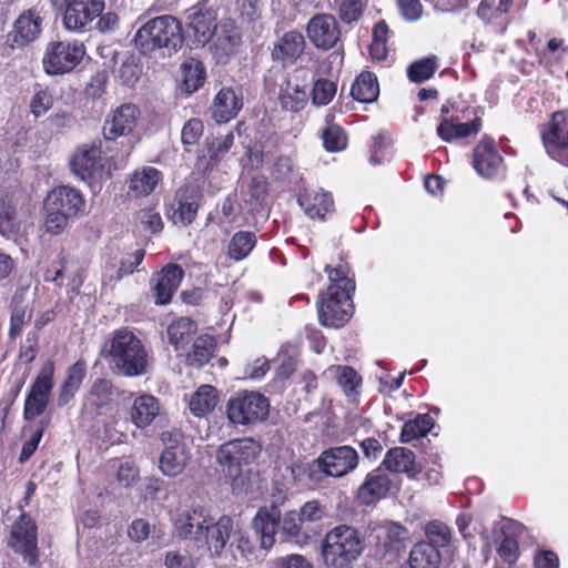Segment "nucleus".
<instances>
[{"label": "nucleus", "mask_w": 568, "mask_h": 568, "mask_svg": "<svg viewBox=\"0 0 568 568\" xmlns=\"http://www.w3.org/2000/svg\"><path fill=\"white\" fill-rule=\"evenodd\" d=\"M365 540L357 528L342 524L321 541V557L327 568H351L363 555Z\"/></svg>", "instance_id": "nucleus-1"}, {"label": "nucleus", "mask_w": 568, "mask_h": 568, "mask_svg": "<svg viewBox=\"0 0 568 568\" xmlns=\"http://www.w3.org/2000/svg\"><path fill=\"white\" fill-rule=\"evenodd\" d=\"M182 42L181 26L172 16L151 19L134 36L135 48L142 54L160 52L162 55H170L182 45Z\"/></svg>", "instance_id": "nucleus-2"}, {"label": "nucleus", "mask_w": 568, "mask_h": 568, "mask_svg": "<svg viewBox=\"0 0 568 568\" xmlns=\"http://www.w3.org/2000/svg\"><path fill=\"white\" fill-rule=\"evenodd\" d=\"M261 444L251 437L239 438L222 444L216 452L217 463L233 478L232 489L235 494L246 493L244 474L260 456Z\"/></svg>", "instance_id": "nucleus-3"}, {"label": "nucleus", "mask_w": 568, "mask_h": 568, "mask_svg": "<svg viewBox=\"0 0 568 568\" xmlns=\"http://www.w3.org/2000/svg\"><path fill=\"white\" fill-rule=\"evenodd\" d=\"M112 367L126 377H135L146 373L148 353L142 342L130 331L114 332L106 348Z\"/></svg>", "instance_id": "nucleus-4"}, {"label": "nucleus", "mask_w": 568, "mask_h": 568, "mask_svg": "<svg viewBox=\"0 0 568 568\" xmlns=\"http://www.w3.org/2000/svg\"><path fill=\"white\" fill-rule=\"evenodd\" d=\"M358 454L351 446H336L323 450L320 456L310 463L305 473L307 477L316 483L323 481L325 477L341 478L353 471L358 465Z\"/></svg>", "instance_id": "nucleus-5"}, {"label": "nucleus", "mask_w": 568, "mask_h": 568, "mask_svg": "<svg viewBox=\"0 0 568 568\" xmlns=\"http://www.w3.org/2000/svg\"><path fill=\"white\" fill-rule=\"evenodd\" d=\"M214 556H220L229 545L234 559L237 555L245 557L250 542L239 521L229 516H222L216 523L211 518L205 539L203 540Z\"/></svg>", "instance_id": "nucleus-6"}, {"label": "nucleus", "mask_w": 568, "mask_h": 568, "mask_svg": "<svg viewBox=\"0 0 568 568\" xmlns=\"http://www.w3.org/2000/svg\"><path fill=\"white\" fill-rule=\"evenodd\" d=\"M270 400L258 392L241 390L227 402V419L234 425L252 426L267 419Z\"/></svg>", "instance_id": "nucleus-7"}, {"label": "nucleus", "mask_w": 568, "mask_h": 568, "mask_svg": "<svg viewBox=\"0 0 568 568\" xmlns=\"http://www.w3.org/2000/svg\"><path fill=\"white\" fill-rule=\"evenodd\" d=\"M85 54L82 43L54 41L47 45L42 58L43 70L50 75H61L71 72L80 64Z\"/></svg>", "instance_id": "nucleus-8"}, {"label": "nucleus", "mask_w": 568, "mask_h": 568, "mask_svg": "<svg viewBox=\"0 0 568 568\" xmlns=\"http://www.w3.org/2000/svg\"><path fill=\"white\" fill-rule=\"evenodd\" d=\"M317 310L322 325L341 327L352 316V294L343 292L338 286H328L327 291L320 295Z\"/></svg>", "instance_id": "nucleus-9"}, {"label": "nucleus", "mask_w": 568, "mask_h": 568, "mask_svg": "<svg viewBox=\"0 0 568 568\" xmlns=\"http://www.w3.org/2000/svg\"><path fill=\"white\" fill-rule=\"evenodd\" d=\"M20 515L11 525L9 546L23 556L24 561L33 566L38 561V528L34 520L23 511L19 504Z\"/></svg>", "instance_id": "nucleus-10"}, {"label": "nucleus", "mask_w": 568, "mask_h": 568, "mask_svg": "<svg viewBox=\"0 0 568 568\" xmlns=\"http://www.w3.org/2000/svg\"><path fill=\"white\" fill-rule=\"evenodd\" d=\"M161 440L164 449L159 458L160 470L165 476L176 477L183 473L190 460L183 435L179 429L165 430L161 434Z\"/></svg>", "instance_id": "nucleus-11"}, {"label": "nucleus", "mask_w": 568, "mask_h": 568, "mask_svg": "<svg viewBox=\"0 0 568 568\" xmlns=\"http://www.w3.org/2000/svg\"><path fill=\"white\" fill-rule=\"evenodd\" d=\"M53 375L54 364L48 361L41 367L26 397L23 407L26 420H33L45 412L53 388Z\"/></svg>", "instance_id": "nucleus-12"}, {"label": "nucleus", "mask_w": 568, "mask_h": 568, "mask_svg": "<svg viewBox=\"0 0 568 568\" xmlns=\"http://www.w3.org/2000/svg\"><path fill=\"white\" fill-rule=\"evenodd\" d=\"M542 142L554 160L568 166V112L552 114L549 129L542 133Z\"/></svg>", "instance_id": "nucleus-13"}, {"label": "nucleus", "mask_w": 568, "mask_h": 568, "mask_svg": "<svg viewBox=\"0 0 568 568\" xmlns=\"http://www.w3.org/2000/svg\"><path fill=\"white\" fill-rule=\"evenodd\" d=\"M63 24L71 31H82L87 24L102 14L105 7L104 0H63Z\"/></svg>", "instance_id": "nucleus-14"}, {"label": "nucleus", "mask_w": 568, "mask_h": 568, "mask_svg": "<svg viewBox=\"0 0 568 568\" xmlns=\"http://www.w3.org/2000/svg\"><path fill=\"white\" fill-rule=\"evenodd\" d=\"M310 41L322 50H329L338 42L341 29L337 20L329 13H318L306 26Z\"/></svg>", "instance_id": "nucleus-15"}, {"label": "nucleus", "mask_w": 568, "mask_h": 568, "mask_svg": "<svg viewBox=\"0 0 568 568\" xmlns=\"http://www.w3.org/2000/svg\"><path fill=\"white\" fill-rule=\"evenodd\" d=\"M70 169L83 181L101 178L103 173L101 148L95 144L79 146L70 160Z\"/></svg>", "instance_id": "nucleus-16"}, {"label": "nucleus", "mask_w": 568, "mask_h": 568, "mask_svg": "<svg viewBox=\"0 0 568 568\" xmlns=\"http://www.w3.org/2000/svg\"><path fill=\"white\" fill-rule=\"evenodd\" d=\"M376 548L389 561L396 559L406 548L407 529L396 523H386L376 529Z\"/></svg>", "instance_id": "nucleus-17"}, {"label": "nucleus", "mask_w": 568, "mask_h": 568, "mask_svg": "<svg viewBox=\"0 0 568 568\" xmlns=\"http://www.w3.org/2000/svg\"><path fill=\"white\" fill-rule=\"evenodd\" d=\"M306 41L297 30H290L280 37L274 43L271 58L282 67L294 64L304 53Z\"/></svg>", "instance_id": "nucleus-18"}, {"label": "nucleus", "mask_w": 568, "mask_h": 568, "mask_svg": "<svg viewBox=\"0 0 568 568\" xmlns=\"http://www.w3.org/2000/svg\"><path fill=\"white\" fill-rule=\"evenodd\" d=\"M503 164L504 160L491 139L484 138L475 146L473 165L481 178L493 179L497 176L503 170Z\"/></svg>", "instance_id": "nucleus-19"}, {"label": "nucleus", "mask_w": 568, "mask_h": 568, "mask_svg": "<svg viewBox=\"0 0 568 568\" xmlns=\"http://www.w3.org/2000/svg\"><path fill=\"white\" fill-rule=\"evenodd\" d=\"M139 113V109L131 103L116 108L104 121V138L106 140H115L131 133L136 124Z\"/></svg>", "instance_id": "nucleus-20"}, {"label": "nucleus", "mask_w": 568, "mask_h": 568, "mask_svg": "<svg viewBox=\"0 0 568 568\" xmlns=\"http://www.w3.org/2000/svg\"><path fill=\"white\" fill-rule=\"evenodd\" d=\"M211 517L201 508L183 511L174 523L178 537L194 541H203Z\"/></svg>", "instance_id": "nucleus-21"}, {"label": "nucleus", "mask_w": 568, "mask_h": 568, "mask_svg": "<svg viewBox=\"0 0 568 568\" xmlns=\"http://www.w3.org/2000/svg\"><path fill=\"white\" fill-rule=\"evenodd\" d=\"M201 193L196 187L184 186L179 189L172 204L170 219L174 224L186 226L195 219L199 210Z\"/></svg>", "instance_id": "nucleus-22"}, {"label": "nucleus", "mask_w": 568, "mask_h": 568, "mask_svg": "<svg viewBox=\"0 0 568 568\" xmlns=\"http://www.w3.org/2000/svg\"><path fill=\"white\" fill-rule=\"evenodd\" d=\"M44 207L45 210L60 211L73 217L84 210V200L78 190L62 185L53 189L48 194Z\"/></svg>", "instance_id": "nucleus-23"}, {"label": "nucleus", "mask_w": 568, "mask_h": 568, "mask_svg": "<svg viewBox=\"0 0 568 568\" xmlns=\"http://www.w3.org/2000/svg\"><path fill=\"white\" fill-rule=\"evenodd\" d=\"M183 276L184 271L178 264H169L161 272L153 274L151 282L154 287L155 303L168 304L179 288Z\"/></svg>", "instance_id": "nucleus-24"}, {"label": "nucleus", "mask_w": 568, "mask_h": 568, "mask_svg": "<svg viewBox=\"0 0 568 568\" xmlns=\"http://www.w3.org/2000/svg\"><path fill=\"white\" fill-rule=\"evenodd\" d=\"M189 27L193 30L197 43L205 44L216 30V17L205 3H200L186 11Z\"/></svg>", "instance_id": "nucleus-25"}, {"label": "nucleus", "mask_w": 568, "mask_h": 568, "mask_svg": "<svg viewBox=\"0 0 568 568\" xmlns=\"http://www.w3.org/2000/svg\"><path fill=\"white\" fill-rule=\"evenodd\" d=\"M42 19L36 10H28L19 16L13 30L8 34L12 47H24L34 41L41 32Z\"/></svg>", "instance_id": "nucleus-26"}, {"label": "nucleus", "mask_w": 568, "mask_h": 568, "mask_svg": "<svg viewBox=\"0 0 568 568\" xmlns=\"http://www.w3.org/2000/svg\"><path fill=\"white\" fill-rule=\"evenodd\" d=\"M252 525L260 535L261 546L264 549L271 548L280 532V509L275 505L260 508Z\"/></svg>", "instance_id": "nucleus-27"}, {"label": "nucleus", "mask_w": 568, "mask_h": 568, "mask_svg": "<svg viewBox=\"0 0 568 568\" xmlns=\"http://www.w3.org/2000/svg\"><path fill=\"white\" fill-rule=\"evenodd\" d=\"M297 202L304 213L311 219H324L334 209L332 195L323 189H305L298 195Z\"/></svg>", "instance_id": "nucleus-28"}, {"label": "nucleus", "mask_w": 568, "mask_h": 568, "mask_svg": "<svg viewBox=\"0 0 568 568\" xmlns=\"http://www.w3.org/2000/svg\"><path fill=\"white\" fill-rule=\"evenodd\" d=\"M390 479L381 469L367 474L357 490V497L364 505H371L384 498L390 489Z\"/></svg>", "instance_id": "nucleus-29"}, {"label": "nucleus", "mask_w": 568, "mask_h": 568, "mask_svg": "<svg viewBox=\"0 0 568 568\" xmlns=\"http://www.w3.org/2000/svg\"><path fill=\"white\" fill-rule=\"evenodd\" d=\"M242 99L231 88L221 89L211 105L212 118L219 123L234 119L242 109Z\"/></svg>", "instance_id": "nucleus-30"}, {"label": "nucleus", "mask_w": 568, "mask_h": 568, "mask_svg": "<svg viewBox=\"0 0 568 568\" xmlns=\"http://www.w3.org/2000/svg\"><path fill=\"white\" fill-rule=\"evenodd\" d=\"M385 468L393 473H405L409 478H415L422 467L415 462V454L405 447L389 449L383 460Z\"/></svg>", "instance_id": "nucleus-31"}, {"label": "nucleus", "mask_w": 568, "mask_h": 568, "mask_svg": "<svg viewBox=\"0 0 568 568\" xmlns=\"http://www.w3.org/2000/svg\"><path fill=\"white\" fill-rule=\"evenodd\" d=\"M161 179V172L153 166L135 170L126 181L129 194L134 197L148 196L154 191Z\"/></svg>", "instance_id": "nucleus-32"}, {"label": "nucleus", "mask_w": 568, "mask_h": 568, "mask_svg": "<svg viewBox=\"0 0 568 568\" xmlns=\"http://www.w3.org/2000/svg\"><path fill=\"white\" fill-rule=\"evenodd\" d=\"M160 413L156 397L148 394L134 398L130 409V418L138 428L150 426Z\"/></svg>", "instance_id": "nucleus-33"}, {"label": "nucleus", "mask_w": 568, "mask_h": 568, "mask_svg": "<svg viewBox=\"0 0 568 568\" xmlns=\"http://www.w3.org/2000/svg\"><path fill=\"white\" fill-rule=\"evenodd\" d=\"M33 310L24 297V294L16 293L10 302V325L9 336L16 339L22 333L24 324L32 318Z\"/></svg>", "instance_id": "nucleus-34"}, {"label": "nucleus", "mask_w": 568, "mask_h": 568, "mask_svg": "<svg viewBox=\"0 0 568 568\" xmlns=\"http://www.w3.org/2000/svg\"><path fill=\"white\" fill-rule=\"evenodd\" d=\"M85 363L78 361L67 371V377L59 392L58 405H67L75 395L85 377Z\"/></svg>", "instance_id": "nucleus-35"}, {"label": "nucleus", "mask_w": 568, "mask_h": 568, "mask_svg": "<svg viewBox=\"0 0 568 568\" xmlns=\"http://www.w3.org/2000/svg\"><path fill=\"white\" fill-rule=\"evenodd\" d=\"M219 403L217 390L211 385H202L191 395L189 407L196 417L212 413Z\"/></svg>", "instance_id": "nucleus-36"}, {"label": "nucleus", "mask_w": 568, "mask_h": 568, "mask_svg": "<svg viewBox=\"0 0 568 568\" xmlns=\"http://www.w3.org/2000/svg\"><path fill=\"white\" fill-rule=\"evenodd\" d=\"M301 524V517L295 511H288L283 517L280 515V540L298 546L304 545L307 540V535L302 531Z\"/></svg>", "instance_id": "nucleus-37"}, {"label": "nucleus", "mask_w": 568, "mask_h": 568, "mask_svg": "<svg viewBox=\"0 0 568 568\" xmlns=\"http://www.w3.org/2000/svg\"><path fill=\"white\" fill-rule=\"evenodd\" d=\"M379 93L377 78L372 72H362L351 88V95L361 103L374 102Z\"/></svg>", "instance_id": "nucleus-38"}, {"label": "nucleus", "mask_w": 568, "mask_h": 568, "mask_svg": "<svg viewBox=\"0 0 568 568\" xmlns=\"http://www.w3.org/2000/svg\"><path fill=\"white\" fill-rule=\"evenodd\" d=\"M278 99L282 108L292 112H298L307 103L305 85H301L293 80H287L285 85L281 88Z\"/></svg>", "instance_id": "nucleus-39"}, {"label": "nucleus", "mask_w": 568, "mask_h": 568, "mask_svg": "<svg viewBox=\"0 0 568 568\" xmlns=\"http://www.w3.org/2000/svg\"><path fill=\"white\" fill-rule=\"evenodd\" d=\"M20 231V222L17 210L8 194L0 191V234L7 239L17 235Z\"/></svg>", "instance_id": "nucleus-40"}, {"label": "nucleus", "mask_w": 568, "mask_h": 568, "mask_svg": "<svg viewBox=\"0 0 568 568\" xmlns=\"http://www.w3.org/2000/svg\"><path fill=\"white\" fill-rule=\"evenodd\" d=\"M480 129V120L475 119L466 123H454L448 119H444L437 126L438 136L450 142L453 139L466 138L476 134Z\"/></svg>", "instance_id": "nucleus-41"}, {"label": "nucleus", "mask_w": 568, "mask_h": 568, "mask_svg": "<svg viewBox=\"0 0 568 568\" xmlns=\"http://www.w3.org/2000/svg\"><path fill=\"white\" fill-rule=\"evenodd\" d=\"M408 562L410 568H438L440 554L432 545L417 542L410 550Z\"/></svg>", "instance_id": "nucleus-42"}, {"label": "nucleus", "mask_w": 568, "mask_h": 568, "mask_svg": "<svg viewBox=\"0 0 568 568\" xmlns=\"http://www.w3.org/2000/svg\"><path fill=\"white\" fill-rule=\"evenodd\" d=\"M113 397L114 388L112 383L104 378H98L93 382L87 396V404L100 412L111 404Z\"/></svg>", "instance_id": "nucleus-43"}, {"label": "nucleus", "mask_w": 568, "mask_h": 568, "mask_svg": "<svg viewBox=\"0 0 568 568\" xmlns=\"http://www.w3.org/2000/svg\"><path fill=\"white\" fill-rule=\"evenodd\" d=\"M195 333L196 324L187 317H181L168 327L169 342L175 349L183 348Z\"/></svg>", "instance_id": "nucleus-44"}, {"label": "nucleus", "mask_w": 568, "mask_h": 568, "mask_svg": "<svg viewBox=\"0 0 568 568\" xmlns=\"http://www.w3.org/2000/svg\"><path fill=\"white\" fill-rule=\"evenodd\" d=\"M256 236L250 231H239L230 240L227 255L234 261H242L252 252Z\"/></svg>", "instance_id": "nucleus-45"}, {"label": "nucleus", "mask_w": 568, "mask_h": 568, "mask_svg": "<svg viewBox=\"0 0 568 568\" xmlns=\"http://www.w3.org/2000/svg\"><path fill=\"white\" fill-rule=\"evenodd\" d=\"M434 426V420L428 414H419L415 419L404 424L400 432V442L409 443L426 436Z\"/></svg>", "instance_id": "nucleus-46"}, {"label": "nucleus", "mask_w": 568, "mask_h": 568, "mask_svg": "<svg viewBox=\"0 0 568 568\" xmlns=\"http://www.w3.org/2000/svg\"><path fill=\"white\" fill-rule=\"evenodd\" d=\"M183 85L187 92L196 91L205 80L203 63L194 58H189L182 63Z\"/></svg>", "instance_id": "nucleus-47"}, {"label": "nucleus", "mask_w": 568, "mask_h": 568, "mask_svg": "<svg viewBox=\"0 0 568 568\" xmlns=\"http://www.w3.org/2000/svg\"><path fill=\"white\" fill-rule=\"evenodd\" d=\"M215 339L211 335L199 336L192 347V352L187 355V362L195 367H202L213 355Z\"/></svg>", "instance_id": "nucleus-48"}, {"label": "nucleus", "mask_w": 568, "mask_h": 568, "mask_svg": "<svg viewBox=\"0 0 568 568\" xmlns=\"http://www.w3.org/2000/svg\"><path fill=\"white\" fill-rule=\"evenodd\" d=\"M438 68L436 55L419 59L407 68V77L412 82L422 83L429 80Z\"/></svg>", "instance_id": "nucleus-49"}, {"label": "nucleus", "mask_w": 568, "mask_h": 568, "mask_svg": "<svg viewBox=\"0 0 568 568\" xmlns=\"http://www.w3.org/2000/svg\"><path fill=\"white\" fill-rule=\"evenodd\" d=\"M426 540L423 544H428L438 548L446 547L450 542L452 534L446 524L439 520H433L425 527Z\"/></svg>", "instance_id": "nucleus-50"}, {"label": "nucleus", "mask_w": 568, "mask_h": 568, "mask_svg": "<svg viewBox=\"0 0 568 568\" xmlns=\"http://www.w3.org/2000/svg\"><path fill=\"white\" fill-rule=\"evenodd\" d=\"M323 145L329 152L345 149L347 140L344 130L336 124H328L322 133Z\"/></svg>", "instance_id": "nucleus-51"}, {"label": "nucleus", "mask_w": 568, "mask_h": 568, "mask_svg": "<svg viewBox=\"0 0 568 568\" xmlns=\"http://www.w3.org/2000/svg\"><path fill=\"white\" fill-rule=\"evenodd\" d=\"M337 379L338 385L345 393L354 392L359 385V377L356 371L349 366H336L331 369Z\"/></svg>", "instance_id": "nucleus-52"}, {"label": "nucleus", "mask_w": 568, "mask_h": 568, "mask_svg": "<svg viewBox=\"0 0 568 568\" xmlns=\"http://www.w3.org/2000/svg\"><path fill=\"white\" fill-rule=\"evenodd\" d=\"M325 272L331 281L329 286H338L343 292L352 294L355 291V283L347 276V270L339 265L337 267L325 266Z\"/></svg>", "instance_id": "nucleus-53"}, {"label": "nucleus", "mask_w": 568, "mask_h": 568, "mask_svg": "<svg viewBox=\"0 0 568 568\" xmlns=\"http://www.w3.org/2000/svg\"><path fill=\"white\" fill-rule=\"evenodd\" d=\"M336 93V84L326 79H318L314 83L312 91L313 103L317 105H326Z\"/></svg>", "instance_id": "nucleus-54"}, {"label": "nucleus", "mask_w": 568, "mask_h": 568, "mask_svg": "<svg viewBox=\"0 0 568 568\" xmlns=\"http://www.w3.org/2000/svg\"><path fill=\"white\" fill-rule=\"evenodd\" d=\"M268 192V182L263 175H254L248 184V194L251 200L253 201V209H257L262 205L263 201L266 199Z\"/></svg>", "instance_id": "nucleus-55"}, {"label": "nucleus", "mask_w": 568, "mask_h": 568, "mask_svg": "<svg viewBox=\"0 0 568 568\" xmlns=\"http://www.w3.org/2000/svg\"><path fill=\"white\" fill-rule=\"evenodd\" d=\"M234 134L229 132L209 146L210 165H215L232 148Z\"/></svg>", "instance_id": "nucleus-56"}, {"label": "nucleus", "mask_w": 568, "mask_h": 568, "mask_svg": "<svg viewBox=\"0 0 568 568\" xmlns=\"http://www.w3.org/2000/svg\"><path fill=\"white\" fill-rule=\"evenodd\" d=\"M363 13L362 0H344L338 10L339 19L345 23L357 21Z\"/></svg>", "instance_id": "nucleus-57"}, {"label": "nucleus", "mask_w": 568, "mask_h": 568, "mask_svg": "<svg viewBox=\"0 0 568 568\" xmlns=\"http://www.w3.org/2000/svg\"><path fill=\"white\" fill-rule=\"evenodd\" d=\"M47 217L44 221L45 231L51 234H60L67 226L68 220L71 219L69 215L57 211L45 210Z\"/></svg>", "instance_id": "nucleus-58"}, {"label": "nucleus", "mask_w": 568, "mask_h": 568, "mask_svg": "<svg viewBox=\"0 0 568 568\" xmlns=\"http://www.w3.org/2000/svg\"><path fill=\"white\" fill-rule=\"evenodd\" d=\"M53 105V97L45 90L38 91L31 99L30 109L36 118L43 115Z\"/></svg>", "instance_id": "nucleus-59"}, {"label": "nucleus", "mask_w": 568, "mask_h": 568, "mask_svg": "<svg viewBox=\"0 0 568 568\" xmlns=\"http://www.w3.org/2000/svg\"><path fill=\"white\" fill-rule=\"evenodd\" d=\"M203 133V124L197 119L189 120L182 129L181 139L186 145H193L197 142Z\"/></svg>", "instance_id": "nucleus-60"}, {"label": "nucleus", "mask_w": 568, "mask_h": 568, "mask_svg": "<svg viewBox=\"0 0 568 568\" xmlns=\"http://www.w3.org/2000/svg\"><path fill=\"white\" fill-rule=\"evenodd\" d=\"M116 478L121 485L131 486L139 478V468L133 462H123L119 466Z\"/></svg>", "instance_id": "nucleus-61"}, {"label": "nucleus", "mask_w": 568, "mask_h": 568, "mask_svg": "<svg viewBox=\"0 0 568 568\" xmlns=\"http://www.w3.org/2000/svg\"><path fill=\"white\" fill-rule=\"evenodd\" d=\"M138 220L144 229L149 230L151 233H159L163 229L162 217L156 212L144 210L140 211L138 213Z\"/></svg>", "instance_id": "nucleus-62"}, {"label": "nucleus", "mask_w": 568, "mask_h": 568, "mask_svg": "<svg viewBox=\"0 0 568 568\" xmlns=\"http://www.w3.org/2000/svg\"><path fill=\"white\" fill-rule=\"evenodd\" d=\"M497 552L504 561L508 564L515 562L518 556V544L516 539L510 536H505Z\"/></svg>", "instance_id": "nucleus-63"}, {"label": "nucleus", "mask_w": 568, "mask_h": 568, "mask_svg": "<svg viewBox=\"0 0 568 568\" xmlns=\"http://www.w3.org/2000/svg\"><path fill=\"white\" fill-rule=\"evenodd\" d=\"M398 7L403 18L407 21H416L422 17L423 7L419 0H398Z\"/></svg>", "instance_id": "nucleus-64"}]
</instances>
